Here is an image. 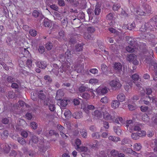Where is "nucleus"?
<instances>
[{
	"label": "nucleus",
	"mask_w": 157,
	"mask_h": 157,
	"mask_svg": "<svg viewBox=\"0 0 157 157\" xmlns=\"http://www.w3.org/2000/svg\"><path fill=\"white\" fill-rule=\"evenodd\" d=\"M43 25L45 27L48 28L52 26V24L51 20L48 18H45L43 21Z\"/></svg>",
	"instance_id": "obj_11"
},
{
	"label": "nucleus",
	"mask_w": 157,
	"mask_h": 157,
	"mask_svg": "<svg viewBox=\"0 0 157 157\" xmlns=\"http://www.w3.org/2000/svg\"><path fill=\"white\" fill-rule=\"evenodd\" d=\"M152 122L156 125H157V113H156L152 117Z\"/></svg>",
	"instance_id": "obj_53"
},
{
	"label": "nucleus",
	"mask_w": 157,
	"mask_h": 157,
	"mask_svg": "<svg viewBox=\"0 0 157 157\" xmlns=\"http://www.w3.org/2000/svg\"><path fill=\"white\" fill-rule=\"evenodd\" d=\"M40 151L43 152H45L47 150V148L46 146L44 145H41L39 147Z\"/></svg>",
	"instance_id": "obj_45"
},
{
	"label": "nucleus",
	"mask_w": 157,
	"mask_h": 157,
	"mask_svg": "<svg viewBox=\"0 0 157 157\" xmlns=\"http://www.w3.org/2000/svg\"><path fill=\"white\" fill-rule=\"evenodd\" d=\"M100 134L98 132L93 133L91 135L92 137L94 139H98L100 138Z\"/></svg>",
	"instance_id": "obj_37"
},
{
	"label": "nucleus",
	"mask_w": 157,
	"mask_h": 157,
	"mask_svg": "<svg viewBox=\"0 0 157 157\" xmlns=\"http://www.w3.org/2000/svg\"><path fill=\"white\" fill-rule=\"evenodd\" d=\"M131 137L134 140H137L139 139L137 132L132 133V134Z\"/></svg>",
	"instance_id": "obj_43"
},
{
	"label": "nucleus",
	"mask_w": 157,
	"mask_h": 157,
	"mask_svg": "<svg viewBox=\"0 0 157 157\" xmlns=\"http://www.w3.org/2000/svg\"><path fill=\"white\" fill-rule=\"evenodd\" d=\"M2 123L4 124H7L9 123V120L8 118H4L2 119Z\"/></svg>",
	"instance_id": "obj_64"
},
{
	"label": "nucleus",
	"mask_w": 157,
	"mask_h": 157,
	"mask_svg": "<svg viewBox=\"0 0 157 157\" xmlns=\"http://www.w3.org/2000/svg\"><path fill=\"white\" fill-rule=\"evenodd\" d=\"M125 39L127 42L130 44V45L132 46L135 41L134 39H133L132 37L129 36H126Z\"/></svg>",
	"instance_id": "obj_14"
},
{
	"label": "nucleus",
	"mask_w": 157,
	"mask_h": 157,
	"mask_svg": "<svg viewBox=\"0 0 157 157\" xmlns=\"http://www.w3.org/2000/svg\"><path fill=\"white\" fill-rule=\"evenodd\" d=\"M5 78H6V80L5 81L10 83H12L13 82H14L15 80V78L11 76L8 75H5Z\"/></svg>",
	"instance_id": "obj_12"
},
{
	"label": "nucleus",
	"mask_w": 157,
	"mask_h": 157,
	"mask_svg": "<svg viewBox=\"0 0 157 157\" xmlns=\"http://www.w3.org/2000/svg\"><path fill=\"white\" fill-rule=\"evenodd\" d=\"M144 8L146 12L150 13L151 12V7L149 5L145 4L144 5Z\"/></svg>",
	"instance_id": "obj_26"
},
{
	"label": "nucleus",
	"mask_w": 157,
	"mask_h": 157,
	"mask_svg": "<svg viewBox=\"0 0 157 157\" xmlns=\"http://www.w3.org/2000/svg\"><path fill=\"white\" fill-rule=\"evenodd\" d=\"M30 34L32 36H35L37 34V32L35 30H31L29 32Z\"/></svg>",
	"instance_id": "obj_58"
},
{
	"label": "nucleus",
	"mask_w": 157,
	"mask_h": 157,
	"mask_svg": "<svg viewBox=\"0 0 157 157\" xmlns=\"http://www.w3.org/2000/svg\"><path fill=\"white\" fill-rule=\"evenodd\" d=\"M76 36L74 35L71 36L69 39V42L72 44H75L76 42Z\"/></svg>",
	"instance_id": "obj_38"
},
{
	"label": "nucleus",
	"mask_w": 157,
	"mask_h": 157,
	"mask_svg": "<svg viewBox=\"0 0 157 157\" xmlns=\"http://www.w3.org/2000/svg\"><path fill=\"white\" fill-rule=\"evenodd\" d=\"M138 133V135L139 136V138L145 135L146 132L145 131H143V132L141 131H138L137 132Z\"/></svg>",
	"instance_id": "obj_52"
},
{
	"label": "nucleus",
	"mask_w": 157,
	"mask_h": 157,
	"mask_svg": "<svg viewBox=\"0 0 157 157\" xmlns=\"http://www.w3.org/2000/svg\"><path fill=\"white\" fill-rule=\"evenodd\" d=\"M135 27V23L133 22L132 24L129 25V26H128V27H127V28L130 30H131L132 29L134 28Z\"/></svg>",
	"instance_id": "obj_62"
},
{
	"label": "nucleus",
	"mask_w": 157,
	"mask_h": 157,
	"mask_svg": "<svg viewBox=\"0 0 157 157\" xmlns=\"http://www.w3.org/2000/svg\"><path fill=\"white\" fill-rule=\"evenodd\" d=\"M98 79L94 78H91L89 80V81L90 83L93 84H95L96 83H98Z\"/></svg>",
	"instance_id": "obj_48"
},
{
	"label": "nucleus",
	"mask_w": 157,
	"mask_h": 157,
	"mask_svg": "<svg viewBox=\"0 0 157 157\" xmlns=\"http://www.w3.org/2000/svg\"><path fill=\"white\" fill-rule=\"evenodd\" d=\"M128 106L129 110L131 111L134 110L136 108V106L135 105L128 104Z\"/></svg>",
	"instance_id": "obj_60"
},
{
	"label": "nucleus",
	"mask_w": 157,
	"mask_h": 157,
	"mask_svg": "<svg viewBox=\"0 0 157 157\" xmlns=\"http://www.w3.org/2000/svg\"><path fill=\"white\" fill-rule=\"evenodd\" d=\"M36 64L38 67L42 69H45L47 67V64L44 61L37 62Z\"/></svg>",
	"instance_id": "obj_10"
},
{
	"label": "nucleus",
	"mask_w": 157,
	"mask_h": 157,
	"mask_svg": "<svg viewBox=\"0 0 157 157\" xmlns=\"http://www.w3.org/2000/svg\"><path fill=\"white\" fill-rule=\"evenodd\" d=\"M111 155L114 156H116L118 154V152L115 150H112L110 152Z\"/></svg>",
	"instance_id": "obj_47"
},
{
	"label": "nucleus",
	"mask_w": 157,
	"mask_h": 157,
	"mask_svg": "<svg viewBox=\"0 0 157 157\" xmlns=\"http://www.w3.org/2000/svg\"><path fill=\"white\" fill-rule=\"evenodd\" d=\"M59 102L60 106L61 107H65L67 104V100H61Z\"/></svg>",
	"instance_id": "obj_33"
},
{
	"label": "nucleus",
	"mask_w": 157,
	"mask_h": 157,
	"mask_svg": "<svg viewBox=\"0 0 157 157\" xmlns=\"http://www.w3.org/2000/svg\"><path fill=\"white\" fill-rule=\"evenodd\" d=\"M83 45L81 44H79L75 46V49L73 50V52H74V54H77L76 52H79L82 51L83 48Z\"/></svg>",
	"instance_id": "obj_5"
},
{
	"label": "nucleus",
	"mask_w": 157,
	"mask_h": 157,
	"mask_svg": "<svg viewBox=\"0 0 157 157\" xmlns=\"http://www.w3.org/2000/svg\"><path fill=\"white\" fill-rule=\"evenodd\" d=\"M57 128L60 132V133L62 132H64V128L62 125L58 124L57 125Z\"/></svg>",
	"instance_id": "obj_42"
},
{
	"label": "nucleus",
	"mask_w": 157,
	"mask_h": 157,
	"mask_svg": "<svg viewBox=\"0 0 157 157\" xmlns=\"http://www.w3.org/2000/svg\"><path fill=\"white\" fill-rule=\"evenodd\" d=\"M45 94L46 93L45 92H43L42 90L40 91L38 93L39 98L42 101L45 100V98H47Z\"/></svg>",
	"instance_id": "obj_9"
},
{
	"label": "nucleus",
	"mask_w": 157,
	"mask_h": 157,
	"mask_svg": "<svg viewBox=\"0 0 157 157\" xmlns=\"http://www.w3.org/2000/svg\"><path fill=\"white\" fill-rule=\"evenodd\" d=\"M80 133L81 135L84 138H86L87 136V131L85 129H82L81 130Z\"/></svg>",
	"instance_id": "obj_35"
},
{
	"label": "nucleus",
	"mask_w": 157,
	"mask_h": 157,
	"mask_svg": "<svg viewBox=\"0 0 157 157\" xmlns=\"http://www.w3.org/2000/svg\"><path fill=\"white\" fill-rule=\"evenodd\" d=\"M64 115L66 118L69 119L71 116V113L70 110H66L64 113Z\"/></svg>",
	"instance_id": "obj_29"
},
{
	"label": "nucleus",
	"mask_w": 157,
	"mask_h": 157,
	"mask_svg": "<svg viewBox=\"0 0 157 157\" xmlns=\"http://www.w3.org/2000/svg\"><path fill=\"white\" fill-rule=\"evenodd\" d=\"M134 84L135 86H136L139 89L141 90V89H143L141 86L142 84L136 81H135Z\"/></svg>",
	"instance_id": "obj_51"
},
{
	"label": "nucleus",
	"mask_w": 157,
	"mask_h": 157,
	"mask_svg": "<svg viewBox=\"0 0 157 157\" xmlns=\"http://www.w3.org/2000/svg\"><path fill=\"white\" fill-rule=\"evenodd\" d=\"M31 141L32 143L36 144L38 141V138L35 136H33L32 137Z\"/></svg>",
	"instance_id": "obj_41"
},
{
	"label": "nucleus",
	"mask_w": 157,
	"mask_h": 157,
	"mask_svg": "<svg viewBox=\"0 0 157 157\" xmlns=\"http://www.w3.org/2000/svg\"><path fill=\"white\" fill-rule=\"evenodd\" d=\"M107 20H113L115 19V17L113 13H110L107 14L106 17Z\"/></svg>",
	"instance_id": "obj_25"
},
{
	"label": "nucleus",
	"mask_w": 157,
	"mask_h": 157,
	"mask_svg": "<svg viewBox=\"0 0 157 157\" xmlns=\"http://www.w3.org/2000/svg\"><path fill=\"white\" fill-rule=\"evenodd\" d=\"M49 99L48 98H45V100H43V103L45 105L48 106L50 104L49 102Z\"/></svg>",
	"instance_id": "obj_61"
},
{
	"label": "nucleus",
	"mask_w": 157,
	"mask_h": 157,
	"mask_svg": "<svg viewBox=\"0 0 157 157\" xmlns=\"http://www.w3.org/2000/svg\"><path fill=\"white\" fill-rule=\"evenodd\" d=\"M109 140H111L115 142H117L120 140V139L119 137L113 136H109Z\"/></svg>",
	"instance_id": "obj_28"
},
{
	"label": "nucleus",
	"mask_w": 157,
	"mask_h": 157,
	"mask_svg": "<svg viewBox=\"0 0 157 157\" xmlns=\"http://www.w3.org/2000/svg\"><path fill=\"white\" fill-rule=\"evenodd\" d=\"M21 135L24 138H26L28 136L27 132L24 130H23L21 132Z\"/></svg>",
	"instance_id": "obj_63"
},
{
	"label": "nucleus",
	"mask_w": 157,
	"mask_h": 157,
	"mask_svg": "<svg viewBox=\"0 0 157 157\" xmlns=\"http://www.w3.org/2000/svg\"><path fill=\"white\" fill-rule=\"evenodd\" d=\"M134 150L136 151H140L142 148V146L141 145V144L139 143H136L135 144L134 146Z\"/></svg>",
	"instance_id": "obj_32"
},
{
	"label": "nucleus",
	"mask_w": 157,
	"mask_h": 157,
	"mask_svg": "<svg viewBox=\"0 0 157 157\" xmlns=\"http://www.w3.org/2000/svg\"><path fill=\"white\" fill-rule=\"evenodd\" d=\"M126 50L128 52H133L134 51V49L132 48V46H128L126 48Z\"/></svg>",
	"instance_id": "obj_50"
},
{
	"label": "nucleus",
	"mask_w": 157,
	"mask_h": 157,
	"mask_svg": "<svg viewBox=\"0 0 157 157\" xmlns=\"http://www.w3.org/2000/svg\"><path fill=\"white\" fill-rule=\"evenodd\" d=\"M152 57L148 56V55H147V56L145 55L144 56L145 59L144 60V62H145L146 63L149 64L151 67L152 66V63H155L154 61L152 60Z\"/></svg>",
	"instance_id": "obj_3"
},
{
	"label": "nucleus",
	"mask_w": 157,
	"mask_h": 157,
	"mask_svg": "<svg viewBox=\"0 0 157 157\" xmlns=\"http://www.w3.org/2000/svg\"><path fill=\"white\" fill-rule=\"evenodd\" d=\"M17 141L18 142L22 145H25L26 144V142L25 139L22 137H19L17 138Z\"/></svg>",
	"instance_id": "obj_31"
},
{
	"label": "nucleus",
	"mask_w": 157,
	"mask_h": 157,
	"mask_svg": "<svg viewBox=\"0 0 157 157\" xmlns=\"http://www.w3.org/2000/svg\"><path fill=\"white\" fill-rule=\"evenodd\" d=\"M25 123V121L23 119H19L17 122L18 124L22 126H23V124Z\"/></svg>",
	"instance_id": "obj_54"
},
{
	"label": "nucleus",
	"mask_w": 157,
	"mask_h": 157,
	"mask_svg": "<svg viewBox=\"0 0 157 157\" xmlns=\"http://www.w3.org/2000/svg\"><path fill=\"white\" fill-rule=\"evenodd\" d=\"M38 51L40 53L42 54L45 52V48L43 46H40L38 49Z\"/></svg>",
	"instance_id": "obj_56"
},
{
	"label": "nucleus",
	"mask_w": 157,
	"mask_h": 157,
	"mask_svg": "<svg viewBox=\"0 0 157 157\" xmlns=\"http://www.w3.org/2000/svg\"><path fill=\"white\" fill-rule=\"evenodd\" d=\"M121 149H122L124 153H131L133 151V150L130 148H128L124 147H122Z\"/></svg>",
	"instance_id": "obj_24"
},
{
	"label": "nucleus",
	"mask_w": 157,
	"mask_h": 157,
	"mask_svg": "<svg viewBox=\"0 0 157 157\" xmlns=\"http://www.w3.org/2000/svg\"><path fill=\"white\" fill-rule=\"evenodd\" d=\"M74 54L73 52V50L70 51L69 49H67L65 53V56L68 59H70L73 56V54Z\"/></svg>",
	"instance_id": "obj_13"
},
{
	"label": "nucleus",
	"mask_w": 157,
	"mask_h": 157,
	"mask_svg": "<svg viewBox=\"0 0 157 157\" xmlns=\"http://www.w3.org/2000/svg\"><path fill=\"white\" fill-rule=\"evenodd\" d=\"M148 97L150 99V101L151 102L155 103L157 107V98L152 95L151 96H148Z\"/></svg>",
	"instance_id": "obj_30"
},
{
	"label": "nucleus",
	"mask_w": 157,
	"mask_h": 157,
	"mask_svg": "<svg viewBox=\"0 0 157 157\" xmlns=\"http://www.w3.org/2000/svg\"><path fill=\"white\" fill-rule=\"evenodd\" d=\"M0 64L2 66L3 68L6 70H8L9 69V67L6 65V64L3 62H0Z\"/></svg>",
	"instance_id": "obj_59"
},
{
	"label": "nucleus",
	"mask_w": 157,
	"mask_h": 157,
	"mask_svg": "<svg viewBox=\"0 0 157 157\" xmlns=\"http://www.w3.org/2000/svg\"><path fill=\"white\" fill-rule=\"evenodd\" d=\"M48 106L49 109L50 111L53 112L56 109L55 105L53 104H50Z\"/></svg>",
	"instance_id": "obj_44"
},
{
	"label": "nucleus",
	"mask_w": 157,
	"mask_h": 157,
	"mask_svg": "<svg viewBox=\"0 0 157 157\" xmlns=\"http://www.w3.org/2000/svg\"><path fill=\"white\" fill-rule=\"evenodd\" d=\"M108 98L106 97L105 96L104 97L102 98L101 99V101L102 103L106 104L108 102Z\"/></svg>",
	"instance_id": "obj_46"
},
{
	"label": "nucleus",
	"mask_w": 157,
	"mask_h": 157,
	"mask_svg": "<svg viewBox=\"0 0 157 157\" xmlns=\"http://www.w3.org/2000/svg\"><path fill=\"white\" fill-rule=\"evenodd\" d=\"M109 84L111 86L113 87V89H115V90L120 89L122 86L119 80L117 79H115L110 81Z\"/></svg>",
	"instance_id": "obj_1"
},
{
	"label": "nucleus",
	"mask_w": 157,
	"mask_h": 157,
	"mask_svg": "<svg viewBox=\"0 0 157 157\" xmlns=\"http://www.w3.org/2000/svg\"><path fill=\"white\" fill-rule=\"evenodd\" d=\"M40 14V13L36 10H34L33 13V15L35 17H39Z\"/></svg>",
	"instance_id": "obj_55"
},
{
	"label": "nucleus",
	"mask_w": 157,
	"mask_h": 157,
	"mask_svg": "<svg viewBox=\"0 0 157 157\" xmlns=\"http://www.w3.org/2000/svg\"><path fill=\"white\" fill-rule=\"evenodd\" d=\"M142 120L145 122H148L149 121V118L147 114H144L142 115Z\"/></svg>",
	"instance_id": "obj_39"
},
{
	"label": "nucleus",
	"mask_w": 157,
	"mask_h": 157,
	"mask_svg": "<svg viewBox=\"0 0 157 157\" xmlns=\"http://www.w3.org/2000/svg\"><path fill=\"white\" fill-rule=\"evenodd\" d=\"M130 142V140L127 138H124L121 141V144L122 145L129 144Z\"/></svg>",
	"instance_id": "obj_40"
},
{
	"label": "nucleus",
	"mask_w": 157,
	"mask_h": 157,
	"mask_svg": "<svg viewBox=\"0 0 157 157\" xmlns=\"http://www.w3.org/2000/svg\"><path fill=\"white\" fill-rule=\"evenodd\" d=\"M49 133L50 136H52L53 135H55L56 137H58L59 135V133L54 130H50Z\"/></svg>",
	"instance_id": "obj_34"
},
{
	"label": "nucleus",
	"mask_w": 157,
	"mask_h": 157,
	"mask_svg": "<svg viewBox=\"0 0 157 157\" xmlns=\"http://www.w3.org/2000/svg\"><path fill=\"white\" fill-rule=\"evenodd\" d=\"M98 92L101 93V94H105L108 92L107 88L106 87L102 88H98L97 89Z\"/></svg>",
	"instance_id": "obj_17"
},
{
	"label": "nucleus",
	"mask_w": 157,
	"mask_h": 157,
	"mask_svg": "<svg viewBox=\"0 0 157 157\" xmlns=\"http://www.w3.org/2000/svg\"><path fill=\"white\" fill-rule=\"evenodd\" d=\"M93 115L98 118L102 117V113L99 110H95L93 113Z\"/></svg>",
	"instance_id": "obj_15"
},
{
	"label": "nucleus",
	"mask_w": 157,
	"mask_h": 157,
	"mask_svg": "<svg viewBox=\"0 0 157 157\" xmlns=\"http://www.w3.org/2000/svg\"><path fill=\"white\" fill-rule=\"evenodd\" d=\"M77 17H78V19L75 18L73 19V21L75 20H77V21L80 22L79 19H83L85 18V14L82 11L81 13H79L78 14V15Z\"/></svg>",
	"instance_id": "obj_20"
},
{
	"label": "nucleus",
	"mask_w": 157,
	"mask_h": 157,
	"mask_svg": "<svg viewBox=\"0 0 157 157\" xmlns=\"http://www.w3.org/2000/svg\"><path fill=\"white\" fill-rule=\"evenodd\" d=\"M132 78L133 81H136L139 79V76L136 74H135L132 75Z\"/></svg>",
	"instance_id": "obj_49"
},
{
	"label": "nucleus",
	"mask_w": 157,
	"mask_h": 157,
	"mask_svg": "<svg viewBox=\"0 0 157 157\" xmlns=\"http://www.w3.org/2000/svg\"><path fill=\"white\" fill-rule=\"evenodd\" d=\"M77 150L80 152H86L88 150V148L85 146H81L76 148Z\"/></svg>",
	"instance_id": "obj_18"
},
{
	"label": "nucleus",
	"mask_w": 157,
	"mask_h": 157,
	"mask_svg": "<svg viewBox=\"0 0 157 157\" xmlns=\"http://www.w3.org/2000/svg\"><path fill=\"white\" fill-rule=\"evenodd\" d=\"M81 97L85 99H88L90 97V95L86 93H84L82 94Z\"/></svg>",
	"instance_id": "obj_57"
},
{
	"label": "nucleus",
	"mask_w": 157,
	"mask_h": 157,
	"mask_svg": "<svg viewBox=\"0 0 157 157\" xmlns=\"http://www.w3.org/2000/svg\"><path fill=\"white\" fill-rule=\"evenodd\" d=\"M60 60L59 61L62 63H66L67 61L68 58H66L65 56V54H61L60 56Z\"/></svg>",
	"instance_id": "obj_22"
},
{
	"label": "nucleus",
	"mask_w": 157,
	"mask_h": 157,
	"mask_svg": "<svg viewBox=\"0 0 157 157\" xmlns=\"http://www.w3.org/2000/svg\"><path fill=\"white\" fill-rule=\"evenodd\" d=\"M101 6L99 5H96L95 6V9L94 10V13L95 15H98L101 12V9L100 8Z\"/></svg>",
	"instance_id": "obj_23"
},
{
	"label": "nucleus",
	"mask_w": 157,
	"mask_h": 157,
	"mask_svg": "<svg viewBox=\"0 0 157 157\" xmlns=\"http://www.w3.org/2000/svg\"><path fill=\"white\" fill-rule=\"evenodd\" d=\"M119 127V126H118L114 127L115 132L118 136L121 135V130L120 128Z\"/></svg>",
	"instance_id": "obj_27"
},
{
	"label": "nucleus",
	"mask_w": 157,
	"mask_h": 157,
	"mask_svg": "<svg viewBox=\"0 0 157 157\" xmlns=\"http://www.w3.org/2000/svg\"><path fill=\"white\" fill-rule=\"evenodd\" d=\"M52 44L51 42H48L45 45V48L48 50H51L52 49Z\"/></svg>",
	"instance_id": "obj_36"
},
{
	"label": "nucleus",
	"mask_w": 157,
	"mask_h": 157,
	"mask_svg": "<svg viewBox=\"0 0 157 157\" xmlns=\"http://www.w3.org/2000/svg\"><path fill=\"white\" fill-rule=\"evenodd\" d=\"M113 67L114 69L118 71L119 72H121L122 71V65L120 63H115Z\"/></svg>",
	"instance_id": "obj_7"
},
{
	"label": "nucleus",
	"mask_w": 157,
	"mask_h": 157,
	"mask_svg": "<svg viewBox=\"0 0 157 157\" xmlns=\"http://www.w3.org/2000/svg\"><path fill=\"white\" fill-rule=\"evenodd\" d=\"M72 117L73 118L78 119L82 117V113L81 111L76 112L72 114Z\"/></svg>",
	"instance_id": "obj_8"
},
{
	"label": "nucleus",
	"mask_w": 157,
	"mask_h": 157,
	"mask_svg": "<svg viewBox=\"0 0 157 157\" xmlns=\"http://www.w3.org/2000/svg\"><path fill=\"white\" fill-rule=\"evenodd\" d=\"M117 98L119 101L122 102L124 100L125 96L122 93H121L117 95Z\"/></svg>",
	"instance_id": "obj_19"
},
{
	"label": "nucleus",
	"mask_w": 157,
	"mask_h": 157,
	"mask_svg": "<svg viewBox=\"0 0 157 157\" xmlns=\"http://www.w3.org/2000/svg\"><path fill=\"white\" fill-rule=\"evenodd\" d=\"M104 118L105 120L110 121L111 122L114 121V119L115 118L114 114L111 115L108 112H105L103 114Z\"/></svg>",
	"instance_id": "obj_2"
},
{
	"label": "nucleus",
	"mask_w": 157,
	"mask_h": 157,
	"mask_svg": "<svg viewBox=\"0 0 157 157\" xmlns=\"http://www.w3.org/2000/svg\"><path fill=\"white\" fill-rule=\"evenodd\" d=\"M64 95V94L63 91L61 89H59L56 92L55 99L57 100H61Z\"/></svg>",
	"instance_id": "obj_4"
},
{
	"label": "nucleus",
	"mask_w": 157,
	"mask_h": 157,
	"mask_svg": "<svg viewBox=\"0 0 157 157\" xmlns=\"http://www.w3.org/2000/svg\"><path fill=\"white\" fill-rule=\"evenodd\" d=\"M152 63V66H153L154 68V71L155 72V78H154V80H156L157 79V63Z\"/></svg>",
	"instance_id": "obj_21"
},
{
	"label": "nucleus",
	"mask_w": 157,
	"mask_h": 157,
	"mask_svg": "<svg viewBox=\"0 0 157 157\" xmlns=\"http://www.w3.org/2000/svg\"><path fill=\"white\" fill-rule=\"evenodd\" d=\"M120 101L118 100H113L111 103V106L112 108L115 109L118 108L120 105Z\"/></svg>",
	"instance_id": "obj_6"
},
{
	"label": "nucleus",
	"mask_w": 157,
	"mask_h": 157,
	"mask_svg": "<svg viewBox=\"0 0 157 157\" xmlns=\"http://www.w3.org/2000/svg\"><path fill=\"white\" fill-rule=\"evenodd\" d=\"M136 58L137 56L135 54H132L128 56L127 59L130 62H132Z\"/></svg>",
	"instance_id": "obj_16"
}]
</instances>
